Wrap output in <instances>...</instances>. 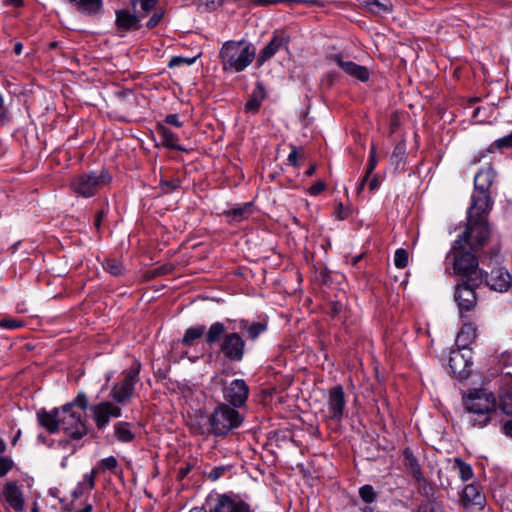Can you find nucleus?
<instances>
[{"instance_id": "nucleus-1", "label": "nucleus", "mask_w": 512, "mask_h": 512, "mask_svg": "<svg viewBox=\"0 0 512 512\" xmlns=\"http://www.w3.org/2000/svg\"><path fill=\"white\" fill-rule=\"evenodd\" d=\"M467 422L474 428H484L496 414V398L484 389L470 390L463 396Z\"/></svg>"}, {"instance_id": "nucleus-2", "label": "nucleus", "mask_w": 512, "mask_h": 512, "mask_svg": "<svg viewBox=\"0 0 512 512\" xmlns=\"http://www.w3.org/2000/svg\"><path fill=\"white\" fill-rule=\"evenodd\" d=\"M226 327L222 322H214L208 328L205 341L208 345H213L221 340L219 344L220 352L229 361L240 362L245 355V341L237 332L225 333Z\"/></svg>"}, {"instance_id": "nucleus-3", "label": "nucleus", "mask_w": 512, "mask_h": 512, "mask_svg": "<svg viewBox=\"0 0 512 512\" xmlns=\"http://www.w3.org/2000/svg\"><path fill=\"white\" fill-rule=\"evenodd\" d=\"M467 248L461 239H456L451 251L446 255V264L452 266L454 275L463 276L469 282H473V285H478L484 278L483 271L478 267L476 256Z\"/></svg>"}, {"instance_id": "nucleus-4", "label": "nucleus", "mask_w": 512, "mask_h": 512, "mask_svg": "<svg viewBox=\"0 0 512 512\" xmlns=\"http://www.w3.org/2000/svg\"><path fill=\"white\" fill-rule=\"evenodd\" d=\"M219 56L224 71L239 73L253 62L256 48L244 40L227 41L222 45Z\"/></svg>"}, {"instance_id": "nucleus-5", "label": "nucleus", "mask_w": 512, "mask_h": 512, "mask_svg": "<svg viewBox=\"0 0 512 512\" xmlns=\"http://www.w3.org/2000/svg\"><path fill=\"white\" fill-rule=\"evenodd\" d=\"M243 417L238 411L227 404H220L211 414L209 423L211 431L216 436L226 435L231 430L238 428Z\"/></svg>"}, {"instance_id": "nucleus-6", "label": "nucleus", "mask_w": 512, "mask_h": 512, "mask_svg": "<svg viewBox=\"0 0 512 512\" xmlns=\"http://www.w3.org/2000/svg\"><path fill=\"white\" fill-rule=\"evenodd\" d=\"M110 177L105 172L83 173L75 176L70 187L74 193L88 198L92 197L100 188L109 183Z\"/></svg>"}, {"instance_id": "nucleus-7", "label": "nucleus", "mask_w": 512, "mask_h": 512, "mask_svg": "<svg viewBox=\"0 0 512 512\" xmlns=\"http://www.w3.org/2000/svg\"><path fill=\"white\" fill-rule=\"evenodd\" d=\"M140 370V362L134 361L129 370L125 372L123 380L113 385L110 396L116 403L124 404L132 398L135 385L139 381Z\"/></svg>"}, {"instance_id": "nucleus-8", "label": "nucleus", "mask_w": 512, "mask_h": 512, "mask_svg": "<svg viewBox=\"0 0 512 512\" xmlns=\"http://www.w3.org/2000/svg\"><path fill=\"white\" fill-rule=\"evenodd\" d=\"M60 428L75 439H80L87 433L83 413L75 410L73 404H66L60 408Z\"/></svg>"}, {"instance_id": "nucleus-9", "label": "nucleus", "mask_w": 512, "mask_h": 512, "mask_svg": "<svg viewBox=\"0 0 512 512\" xmlns=\"http://www.w3.org/2000/svg\"><path fill=\"white\" fill-rule=\"evenodd\" d=\"M467 228L458 239L462 240V244L470 250H476L481 247L487 240L489 230L486 219H469L467 218Z\"/></svg>"}, {"instance_id": "nucleus-10", "label": "nucleus", "mask_w": 512, "mask_h": 512, "mask_svg": "<svg viewBox=\"0 0 512 512\" xmlns=\"http://www.w3.org/2000/svg\"><path fill=\"white\" fill-rule=\"evenodd\" d=\"M473 282H463L456 287L454 299L459 308L461 319H465V313L472 311L477 304L476 294L473 288Z\"/></svg>"}, {"instance_id": "nucleus-11", "label": "nucleus", "mask_w": 512, "mask_h": 512, "mask_svg": "<svg viewBox=\"0 0 512 512\" xmlns=\"http://www.w3.org/2000/svg\"><path fill=\"white\" fill-rule=\"evenodd\" d=\"M458 349L451 352L449 367L451 372L459 379H466L472 371L471 351Z\"/></svg>"}, {"instance_id": "nucleus-12", "label": "nucleus", "mask_w": 512, "mask_h": 512, "mask_svg": "<svg viewBox=\"0 0 512 512\" xmlns=\"http://www.w3.org/2000/svg\"><path fill=\"white\" fill-rule=\"evenodd\" d=\"M210 512H250V507L236 497L219 494L215 498H211Z\"/></svg>"}, {"instance_id": "nucleus-13", "label": "nucleus", "mask_w": 512, "mask_h": 512, "mask_svg": "<svg viewBox=\"0 0 512 512\" xmlns=\"http://www.w3.org/2000/svg\"><path fill=\"white\" fill-rule=\"evenodd\" d=\"M91 412L98 429L105 428L109 424L110 418H119L122 415L121 408L109 401L93 405Z\"/></svg>"}, {"instance_id": "nucleus-14", "label": "nucleus", "mask_w": 512, "mask_h": 512, "mask_svg": "<svg viewBox=\"0 0 512 512\" xmlns=\"http://www.w3.org/2000/svg\"><path fill=\"white\" fill-rule=\"evenodd\" d=\"M345 393L342 386L337 385L330 389L327 398L328 417L334 421H340L345 409Z\"/></svg>"}, {"instance_id": "nucleus-15", "label": "nucleus", "mask_w": 512, "mask_h": 512, "mask_svg": "<svg viewBox=\"0 0 512 512\" xmlns=\"http://www.w3.org/2000/svg\"><path fill=\"white\" fill-rule=\"evenodd\" d=\"M492 208V201L488 192L478 191L472 195V202L468 210L469 219H485V215Z\"/></svg>"}, {"instance_id": "nucleus-16", "label": "nucleus", "mask_w": 512, "mask_h": 512, "mask_svg": "<svg viewBox=\"0 0 512 512\" xmlns=\"http://www.w3.org/2000/svg\"><path fill=\"white\" fill-rule=\"evenodd\" d=\"M249 395V388L243 379L233 380L224 391L225 399L234 407L243 405Z\"/></svg>"}, {"instance_id": "nucleus-17", "label": "nucleus", "mask_w": 512, "mask_h": 512, "mask_svg": "<svg viewBox=\"0 0 512 512\" xmlns=\"http://www.w3.org/2000/svg\"><path fill=\"white\" fill-rule=\"evenodd\" d=\"M485 282L492 290L506 292L511 286L512 277L507 269L499 267L486 274Z\"/></svg>"}, {"instance_id": "nucleus-18", "label": "nucleus", "mask_w": 512, "mask_h": 512, "mask_svg": "<svg viewBox=\"0 0 512 512\" xmlns=\"http://www.w3.org/2000/svg\"><path fill=\"white\" fill-rule=\"evenodd\" d=\"M339 67L348 75L360 80L367 81L369 79V71L366 67L360 66L351 61H344L341 55H333L330 57Z\"/></svg>"}, {"instance_id": "nucleus-19", "label": "nucleus", "mask_w": 512, "mask_h": 512, "mask_svg": "<svg viewBox=\"0 0 512 512\" xmlns=\"http://www.w3.org/2000/svg\"><path fill=\"white\" fill-rule=\"evenodd\" d=\"M39 424L49 433H56L60 429V408L51 411L40 409L37 412Z\"/></svg>"}, {"instance_id": "nucleus-20", "label": "nucleus", "mask_w": 512, "mask_h": 512, "mask_svg": "<svg viewBox=\"0 0 512 512\" xmlns=\"http://www.w3.org/2000/svg\"><path fill=\"white\" fill-rule=\"evenodd\" d=\"M6 502L17 512L23 511V493L15 482H7L3 487Z\"/></svg>"}, {"instance_id": "nucleus-21", "label": "nucleus", "mask_w": 512, "mask_h": 512, "mask_svg": "<svg viewBox=\"0 0 512 512\" xmlns=\"http://www.w3.org/2000/svg\"><path fill=\"white\" fill-rule=\"evenodd\" d=\"M462 322V327L456 337V345L460 349L467 350L477 337V328L472 322L464 319H462Z\"/></svg>"}, {"instance_id": "nucleus-22", "label": "nucleus", "mask_w": 512, "mask_h": 512, "mask_svg": "<svg viewBox=\"0 0 512 512\" xmlns=\"http://www.w3.org/2000/svg\"><path fill=\"white\" fill-rule=\"evenodd\" d=\"M116 26L121 31L137 30L139 28L138 18L127 10L116 12Z\"/></svg>"}, {"instance_id": "nucleus-23", "label": "nucleus", "mask_w": 512, "mask_h": 512, "mask_svg": "<svg viewBox=\"0 0 512 512\" xmlns=\"http://www.w3.org/2000/svg\"><path fill=\"white\" fill-rule=\"evenodd\" d=\"M494 179V171L491 167L481 169L474 177L475 190L488 192Z\"/></svg>"}, {"instance_id": "nucleus-24", "label": "nucleus", "mask_w": 512, "mask_h": 512, "mask_svg": "<svg viewBox=\"0 0 512 512\" xmlns=\"http://www.w3.org/2000/svg\"><path fill=\"white\" fill-rule=\"evenodd\" d=\"M74 3L77 10L85 15H96L102 9V0H69Z\"/></svg>"}, {"instance_id": "nucleus-25", "label": "nucleus", "mask_w": 512, "mask_h": 512, "mask_svg": "<svg viewBox=\"0 0 512 512\" xmlns=\"http://www.w3.org/2000/svg\"><path fill=\"white\" fill-rule=\"evenodd\" d=\"M283 40L278 36H274L269 43L261 50L258 56V63L262 65L264 62L272 58L282 47Z\"/></svg>"}, {"instance_id": "nucleus-26", "label": "nucleus", "mask_w": 512, "mask_h": 512, "mask_svg": "<svg viewBox=\"0 0 512 512\" xmlns=\"http://www.w3.org/2000/svg\"><path fill=\"white\" fill-rule=\"evenodd\" d=\"M157 133L159 134V136L162 139L163 146H165L166 148L175 149V150H179V151L184 150L183 147L178 145V143H177L178 138H177L176 134L173 133L168 128H166L164 125L159 124L157 126Z\"/></svg>"}, {"instance_id": "nucleus-27", "label": "nucleus", "mask_w": 512, "mask_h": 512, "mask_svg": "<svg viewBox=\"0 0 512 512\" xmlns=\"http://www.w3.org/2000/svg\"><path fill=\"white\" fill-rule=\"evenodd\" d=\"M483 500L484 498L477 485L469 484L465 486L462 493V501L464 505H481Z\"/></svg>"}, {"instance_id": "nucleus-28", "label": "nucleus", "mask_w": 512, "mask_h": 512, "mask_svg": "<svg viewBox=\"0 0 512 512\" xmlns=\"http://www.w3.org/2000/svg\"><path fill=\"white\" fill-rule=\"evenodd\" d=\"M264 98H265L264 88L260 83H258L257 91H254L252 93V96L245 104V107H244L245 112L253 113V114L256 113L259 110Z\"/></svg>"}, {"instance_id": "nucleus-29", "label": "nucleus", "mask_w": 512, "mask_h": 512, "mask_svg": "<svg viewBox=\"0 0 512 512\" xmlns=\"http://www.w3.org/2000/svg\"><path fill=\"white\" fill-rule=\"evenodd\" d=\"M404 465L407 469H409L411 475L417 480L422 481L424 480L423 474L421 472L420 466L418 464L417 459L412 454L411 451L406 449L404 451Z\"/></svg>"}, {"instance_id": "nucleus-30", "label": "nucleus", "mask_w": 512, "mask_h": 512, "mask_svg": "<svg viewBox=\"0 0 512 512\" xmlns=\"http://www.w3.org/2000/svg\"><path fill=\"white\" fill-rule=\"evenodd\" d=\"M114 436L118 441L123 443L131 442L135 437L134 433L130 429V424L124 421L115 424Z\"/></svg>"}, {"instance_id": "nucleus-31", "label": "nucleus", "mask_w": 512, "mask_h": 512, "mask_svg": "<svg viewBox=\"0 0 512 512\" xmlns=\"http://www.w3.org/2000/svg\"><path fill=\"white\" fill-rule=\"evenodd\" d=\"M239 328L245 330L250 339L255 340L261 333L266 330V324L262 322L249 323L247 320L242 319L239 322Z\"/></svg>"}, {"instance_id": "nucleus-32", "label": "nucleus", "mask_w": 512, "mask_h": 512, "mask_svg": "<svg viewBox=\"0 0 512 512\" xmlns=\"http://www.w3.org/2000/svg\"><path fill=\"white\" fill-rule=\"evenodd\" d=\"M359 495L366 505L362 508L363 512H374L371 504L376 499V493L371 485H364L359 489Z\"/></svg>"}, {"instance_id": "nucleus-33", "label": "nucleus", "mask_w": 512, "mask_h": 512, "mask_svg": "<svg viewBox=\"0 0 512 512\" xmlns=\"http://www.w3.org/2000/svg\"><path fill=\"white\" fill-rule=\"evenodd\" d=\"M205 326L204 325H198L189 327L182 338V343L185 346H191L193 345L194 341L201 338L205 334Z\"/></svg>"}, {"instance_id": "nucleus-34", "label": "nucleus", "mask_w": 512, "mask_h": 512, "mask_svg": "<svg viewBox=\"0 0 512 512\" xmlns=\"http://www.w3.org/2000/svg\"><path fill=\"white\" fill-rule=\"evenodd\" d=\"M97 469H92L90 473L83 475V481L79 483L76 491L73 492L74 497L80 496L85 490L91 491L95 486V478Z\"/></svg>"}, {"instance_id": "nucleus-35", "label": "nucleus", "mask_w": 512, "mask_h": 512, "mask_svg": "<svg viewBox=\"0 0 512 512\" xmlns=\"http://www.w3.org/2000/svg\"><path fill=\"white\" fill-rule=\"evenodd\" d=\"M406 146L404 142H399L391 155V163L396 170L402 169L405 164Z\"/></svg>"}, {"instance_id": "nucleus-36", "label": "nucleus", "mask_w": 512, "mask_h": 512, "mask_svg": "<svg viewBox=\"0 0 512 512\" xmlns=\"http://www.w3.org/2000/svg\"><path fill=\"white\" fill-rule=\"evenodd\" d=\"M376 165H377V160L375 158V150H374V147L372 146L365 175L363 176V178L361 179V182L359 183V185L357 187L358 193H361V191L364 189L365 183L369 180V177L372 175Z\"/></svg>"}, {"instance_id": "nucleus-37", "label": "nucleus", "mask_w": 512, "mask_h": 512, "mask_svg": "<svg viewBox=\"0 0 512 512\" xmlns=\"http://www.w3.org/2000/svg\"><path fill=\"white\" fill-rule=\"evenodd\" d=\"M252 213V205L250 203H246L244 205H240L234 207L230 210L229 216L233 221H242L247 218Z\"/></svg>"}, {"instance_id": "nucleus-38", "label": "nucleus", "mask_w": 512, "mask_h": 512, "mask_svg": "<svg viewBox=\"0 0 512 512\" xmlns=\"http://www.w3.org/2000/svg\"><path fill=\"white\" fill-rule=\"evenodd\" d=\"M393 263L398 269L405 268L409 263L408 251L404 248H398L394 253Z\"/></svg>"}, {"instance_id": "nucleus-39", "label": "nucleus", "mask_w": 512, "mask_h": 512, "mask_svg": "<svg viewBox=\"0 0 512 512\" xmlns=\"http://www.w3.org/2000/svg\"><path fill=\"white\" fill-rule=\"evenodd\" d=\"M455 464L458 467L460 478L463 481H468L473 477V470L469 464L465 463L460 458L455 459Z\"/></svg>"}, {"instance_id": "nucleus-40", "label": "nucleus", "mask_w": 512, "mask_h": 512, "mask_svg": "<svg viewBox=\"0 0 512 512\" xmlns=\"http://www.w3.org/2000/svg\"><path fill=\"white\" fill-rule=\"evenodd\" d=\"M104 269L114 276H120L124 271L122 263L116 260H107Z\"/></svg>"}, {"instance_id": "nucleus-41", "label": "nucleus", "mask_w": 512, "mask_h": 512, "mask_svg": "<svg viewBox=\"0 0 512 512\" xmlns=\"http://www.w3.org/2000/svg\"><path fill=\"white\" fill-rule=\"evenodd\" d=\"M24 322L13 318H3L0 320V327L4 329L14 330L23 327Z\"/></svg>"}, {"instance_id": "nucleus-42", "label": "nucleus", "mask_w": 512, "mask_h": 512, "mask_svg": "<svg viewBox=\"0 0 512 512\" xmlns=\"http://www.w3.org/2000/svg\"><path fill=\"white\" fill-rule=\"evenodd\" d=\"M500 407L508 415H512V394L506 393L500 398Z\"/></svg>"}, {"instance_id": "nucleus-43", "label": "nucleus", "mask_w": 512, "mask_h": 512, "mask_svg": "<svg viewBox=\"0 0 512 512\" xmlns=\"http://www.w3.org/2000/svg\"><path fill=\"white\" fill-rule=\"evenodd\" d=\"M13 467V461L9 457L0 456V477H4Z\"/></svg>"}, {"instance_id": "nucleus-44", "label": "nucleus", "mask_w": 512, "mask_h": 512, "mask_svg": "<svg viewBox=\"0 0 512 512\" xmlns=\"http://www.w3.org/2000/svg\"><path fill=\"white\" fill-rule=\"evenodd\" d=\"M118 465L117 459L114 456L104 458L100 462V466L103 470H114Z\"/></svg>"}, {"instance_id": "nucleus-45", "label": "nucleus", "mask_w": 512, "mask_h": 512, "mask_svg": "<svg viewBox=\"0 0 512 512\" xmlns=\"http://www.w3.org/2000/svg\"><path fill=\"white\" fill-rule=\"evenodd\" d=\"M304 158V154L300 153L298 149L295 146H292V149L288 155V162L292 164L293 166H299L298 159Z\"/></svg>"}, {"instance_id": "nucleus-46", "label": "nucleus", "mask_w": 512, "mask_h": 512, "mask_svg": "<svg viewBox=\"0 0 512 512\" xmlns=\"http://www.w3.org/2000/svg\"><path fill=\"white\" fill-rule=\"evenodd\" d=\"M365 186L368 187L370 192H375L380 189L381 181L377 175H371L369 180L365 183Z\"/></svg>"}, {"instance_id": "nucleus-47", "label": "nucleus", "mask_w": 512, "mask_h": 512, "mask_svg": "<svg viewBox=\"0 0 512 512\" xmlns=\"http://www.w3.org/2000/svg\"><path fill=\"white\" fill-rule=\"evenodd\" d=\"M71 404H73V407L77 406L84 411L88 407V399L84 393H79Z\"/></svg>"}, {"instance_id": "nucleus-48", "label": "nucleus", "mask_w": 512, "mask_h": 512, "mask_svg": "<svg viewBox=\"0 0 512 512\" xmlns=\"http://www.w3.org/2000/svg\"><path fill=\"white\" fill-rule=\"evenodd\" d=\"M227 471V468L224 467V466H218V467H214L209 473H208V478L211 480V481H216L218 480L220 477H222L225 472Z\"/></svg>"}, {"instance_id": "nucleus-49", "label": "nucleus", "mask_w": 512, "mask_h": 512, "mask_svg": "<svg viewBox=\"0 0 512 512\" xmlns=\"http://www.w3.org/2000/svg\"><path fill=\"white\" fill-rule=\"evenodd\" d=\"M334 215L338 220H344L349 215V209L345 208L342 203H338L335 207Z\"/></svg>"}, {"instance_id": "nucleus-50", "label": "nucleus", "mask_w": 512, "mask_h": 512, "mask_svg": "<svg viewBox=\"0 0 512 512\" xmlns=\"http://www.w3.org/2000/svg\"><path fill=\"white\" fill-rule=\"evenodd\" d=\"M494 145L499 149L503 147H512V132L502 138L497 139L494 142Z\"/></svg>"}, {"instance_id": "nucleus-51", "label": "nucleus", "mask_w": 512, "mask_h": 512, "mask_svg": "<svg viewBox=\"0 0 512 512\" xmlns=\"http://www.w3.org/2000/svg\"><path fill=\"white\" fill-rule=\"evenodd\" d=\"M366 6L373 13H379L384 9L382 3H380L378 0H367Z\"/></svg>"}, {"instance_id": "nucleus-52", "label": "nucleus", "mask_w": 512, "mask_h": 512, "mask_svg": "<svg viewBox=\"0 0 512 512\" xmlns=\"http://www.w3.org/2000/svg\"><path fill=\"white\" fill-rule=\"evenodd\" d=\"M325 187L326 185L323 181H317L309 188V193L313 196H316L324 191Z\"/></svg>"}, {"instance_id": "nucleus-53", "label": "nucleus", "mask_w": 512, "mask_h": 512, "mask_svg": "<svg viewBox=\"0 0 512 512\" xmlns=\"http://www.w3.org/2000/svg\"><path fill=\"white\" fill-rule=\"evenodd\" d=\"M224 0H204V4L209 11H214L222 6Z\"/></svg>"}, {"instance_id": "nucleus-54", "label": "nucleus", "mask_w": 512, "mask_h": 512, "mask_svg": "<svg viewBox=\"0 0 512 512\" xmlns=\"http://www.w3.org/2000/svg\"><path fill=\"white\" fill-rule=\"evenodd\" d=\"M165 122L169 125L175 126V127H181L182 123L178 119V115L176 114H169L165 118Z\"/></svg>"}, {"instance_id": "nucleus-55", "label": "nucleus", "mask_w": 512, "mask_h": 512, "mask_svg": "<svg viewBox=\"0 0 512 512\" xmlns=\"http://www.w3.org/2000/svg\"><path fill=\"white\" fill-rule=\"evenodd\" d=\"M417 512H441L437 507L430 504H422L419 506Z\"/></svg>"}, {"instance_id": "nucleus-56", "label": "nucleus", "mask_w": 512, "mask_h": 512, "mask_svg": "<svg viewBox=\"0 0 512 512\" xmlns=\"http://www.w3.org/2000/svg\"><path fill=\"white\" fill-rule=\"evenodd\" d=\"M162 18V15L161 14H154L147 22V27L148 28H153L155 27L161 20Z\"/></svg>"}, {"instance_id": "nucleus-57", "label": "nucleus", "mask_w": 512, "mask_h": 512, "mask_svg": "<svg viewBox=\"0 0 512 512\" xmlns=\"http://www.w3.org/2000/svg\"><path fill=\"white\" fill-rule=\"evenodd\" d=\"M7 111L4 105V98L0 94V122H3L6 119Z\"/></svg>"}, {"instance_id": "nucleus-58", "label": "nucleus", "mask_w": 512, "mask_h": 512, "mask_svg": "<svg viewBox=\"0 0 512 512\" xmlns=\"http://www.w3.org/2000/svg\"><path fill=\"white\" fill-rule=\"evenodd\" d=\"M105 216V211L104 210H100L97 214H96V217H95V221H94V225L97 229L100 228L101 226V222L103 220Z\"/></svg>"}, {"instance_id": "nucleus-59", "label": "nucleus", "mask_w": 512, "mask_h": 512, "mask_svg": "<svg viewBox=\"0 0 512 512\" xmlns=\"http://www.w3.org/2000/svg\"><path fill=\"white\" fill-rule=\"evenodd\" d=\"M504 433L512 438V420L507 421L503 426Z\"/></svg>"}, {"instance_id": "nucleus-60", "label": "nucleus", "mask_w": 512, "mask_h": 512, "mask_svg": "<svg viewBox=\"0 0 512 512\" xmlns=\"http://www.w3.org/2000/svg\"><path fill=\"white\" fill-rule=\"evenodd\" d=\"M155 4V1L154 0H144L142 3H141V6H142V9L145 10V11H149L150 9L153 8Z\"/></svg>"}, {"instance_id": "nucleus-61", "label": "nucleus", "mask_w": 512, "mask_h": 512, "mask_svg": "<svg viewBox=\"0 0 512 512\" xmlns=\"http://www.w3.org/2000/svg\"><path fill=\"white\" fill-rule=\"evenodd\" d=\"M165 186H167L170 190H175L176 188L179 187V181L178 180H172V181H167L164 183Z\"/></svg>"}, {"instance_id": "nucleus-62", "label": "nucleus", "mask_w": 512, "mask_h": 512, "mask_svg": "<svg viewBox=\"0 0 512 512\" xmlns=\"http://www.w3.org/2000/svg\"><path fill=\"white\" fill-rule=\"evenodd\" d=\"M4 1L7 5L13 6V7H20L23 5L22 0H4Z\"/></svg>"}, {"instance_id": "nucleus-63", "label": "nucleus", "mask_w": 512, "mask_h": 512, "mask_svg": "<svg viewBox=\"0 0 512 512\" xmlns=\"http://www.w3.org/2000/svg\"><path fill=\"white\" fill-rule=\"evenodd\" d=\"M22 50H23V45L22 43L20 42H17L14 46V52L16 55H20L22 53Z\"/></svg>"}, {"instance_id": "nucleus-64", "label": "nucleus", "mask_w": 512, "mask_h": 512, "mask_svg": "<svg viewBox=\"0 0 512 512\" xmlns=\"http://www.w3.org/2000/svg\"><path fill=\"white\" fill-rule=\"evenodd\" d=\"M362 256H363L362 254L357 255V256H353V257L350 259V263H351L352 265H356V264L361 260Z\"/></svg>"}]
</instances>
